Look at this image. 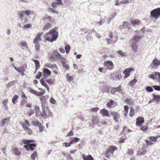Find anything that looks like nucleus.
<instances>
[{
	"label": "nucleus",
	"instance_id": "f257e3e1",
	"mask_svg": "<svg viewBox=\"0 0 160 160\" xmlns=\"http://www.w3.org/2000/svg\"><path fill=\"white\" fill-rule=\"evenodd\" d=\"M58 28L55 27L46 34L44 38L46 41L52 42L56 40L58 37V32L57 31Z\"/></svg>",
	"mask_w": 160,
	"mask_h": 160
},
{
	"label": "nucleus",
	"instance_id": "f03ea898",
	"mask_svg": "<svg viewBox=\"0 0 160 160\" xmlns=\"http://www.w3.org/2000/svg\"><path fill=\"white\" fill-rule=\"evenodd\" d=\"M23 142L24 144H28L25 145V148L28 150L33 151L36 147V144L34 140H24Z\"/></svg>",
	"mask_w": 160,
	"mask_h": 160
},
{
	"label": "nucleus",
	"instance_id": "7ed1b4c3",
	"mask_svg": "<svg viewBox=\"0 0 160 160\" xmlns=\"http://www.w3.org/2000/svg\"><path fill=\"white\" fill-rule=\"evenodd\" d=\"M42 117L45 119L52 116V113L50 110L49 107L42 109Z\"/></svg>",
	"mask_w": 160,
	"mask_h": 160
},
{
	"label": "nucleus",
	"instance_id": "20e7f679",
	"mask_svg": "<svg viewBox=\"0 0 160 160\" xmlns=\"http://www.w3.org/2000/svg\"><path fill=\"white\" fill-rule=\"evenodd\" d=\"M160 16V8L155 9L150 12V17L157 19Z\"/></svg>",
	"mask_w": 160,
	"mask_h": 160
},
{
	"label": "nucleus",
	"instance_id": "39448f33",
	"mask_svg": "<svg viewBox=\"0 0 160 160\" xmlns=\"http://www.w3.org/2000/svg\"><path fill=\"white\" fill-rule=\"evenodd\" d=\"M117 149V148L113 146H112L108 148L105 153L106 157L108 158H109L111 155L113 154L114 151Z\"/></svg>",
	"mask_w": 160,
	"mask_h": 160
},
{
	"label": "nucleus",
	"instance_id": "423d86ee",
	"mask_svg": "<svg viewBox=\"0 0 160 160\" xmlns=\"http://www.w3.org/2000/svg\"><path fill=\"white\" fill-rule=\"evenodd\" d=\"M62 58H64L62 57V55L59 53H57L56 54H54L52 55L50 57V59L51 61H56V60H60L61 61V59Z\"/></svg>",
	"mask_w": 160,
	"mask_h": 160
},
{
	"label": "nucleus",
	"instance_id": "0eeeda50",
	"mask_svg": "<svg viewBox=\"0 0 160 160\" xmlns=\"http://www.w3.org/2000/svg\"><path fill=\"white\" fill-rule=\"evenodd\" d=\"M67 0H56L52 3V6L54 8H56L57 5H63V2L66 3Z\"/></svg>",
	"mask_w": 160,
	"mask_h": 160
},
{
	"label": "nucleus",
	"instance_id": "6e6552de",
	"mask_svg": "<svg viewBox=\"0 0 160 160\" xmlns=\"http://www.w3.org/2000/svg\"><path fill=\"white\" fill-rule=\"evenodd\" d=\"M110 114L111 116H113V120L115 122H118V119L120 118L119 114L116 112L112 111L110 112Z\"/></svg>",
	"mask_w": 160,
	"mask_h": 160
},
{
	"label": "nucleus",
	"instance_id": "1a4fd4ad",
	"mask_svg": "<svg viewBox=\"0 0 160 160\" xmlns=\"http://www.w3.org/2000/svg\"><path fill=\"white\" fill-rule=\"evenodd\" d=\"M134 69L131 68H128L126 69L123 71V73L125 74L124 77V78H126L129 77L130 73L132 71H133Z\"/></svg>",
	"mask_w": 160,
	"mask_h": 160
},
{
	"label": "nucleus",
	"instance_id": "9d476101",
	"mask_svg": "<svg viewBox=\"0 0 160 160\" xmlns=\"http://www.w3.org/2000/svg\"><path fill=\"white\" fill-rule=\"evenodd\" d=\"M10 117L4 118L1 121V124L2 126H4L6 124L8 125L10 123Z\"/></svg>",
	"mask_w": 160,
	"mask_h": 160
},
{
	"label": "nucleus",
	"instance_id": "9b49d317",
	"mask_svg": "<svg viewBox=\"0 0 160 160\" xmlns=\"http://www.w3.org/2000/svg\"><path fill=\"white\" fill-rule=\"evenodd\" d=\"M110 77L111 79H115L117 80L120 79L122 78V75L119 73L111 74L110 75Z\"/></svg>",
	"mask_w": 160,
	"mask_h": 160
},
{
	"label": "nucleus",
	"instance_id": "f8f14e48",
	"mask_svg": "<svg viewBox=\"0 0 160 160\" xmlns=\"http://www.w3.org/2000/svg\"><path fill=\"white\" fill-rule=\"evenodd\" d=\"M104 66L109 70L112 69L113 67L112 62L110 61H107L104 63Z\"/></svg>",
	"mask_w": 160,
	"mask_h": 160
},
{
	"label": "nucleus",
	"instance_id": "ddd939ff",
	"mask_svg": "<svg viewBox=\"0 0 160 160\" xmlns=\"http://www.w3.org/2000/svg\"><path fill=\"white\" fill-rule=\"evenodd\" d=\"M62 62L63 67L65 68L66 70H68L69 69V66L68 64L67 63V61L65 58H62L61 59Z\"/></svg>",
	"mask_w": 160,
	"mask_h": 160
},
{
	"label": "nucleus",
	"instance_id": "4468645a",
	"mask_svg": "<svg viewBox=\"0 0 160 160\" xmlns=\"http://www.w3.org/2000/svg\"><path fill=\"white\" fill-rule=\"evenodd\" d=\"M144 122V118L143 117H138L136 119V124L137 125L141 126Z\"/></svg>",
	"mask_w": 160,
	"mask_h": 160
},
{
	"label": "nucleus",
	"instance_id": "2eb2a0df",
	"mask_svg": "<svg viewBox=\"0 0 160 160\" xmlns=\"http://www.w3.org/2000/svg\"><path fill=\"white\" fill-rule=\"evenodd\" d=\"M100 112L103 117H109V112L107 109L103 108L100 111Z\"/></svg>",
	"mask_w": 160,
	"mask_h": 160
},
{
	"label": "nucleus",
	"instance_id": "dca6fc26",
	"mask_svg": "<svg viewBox=\"0 0 160 160\" xmlns=\"http://www.w3.org/2000/svg\"><path fill=\"white\" fill-rule=\"evenodd\" d=\"M101 89L102 90V93L107 92L108 93L110 92V88L106 85H104L101 87Z\"/></svg>",
	"mask_w": 160,
	"mask_h": 160
},
{
	"label": "nucleus",
	"instance_id": "f3484780",
	"mask_svg": "<svg viewBox=\"0 0 160 160\" xmlns=\"http://www.w3.org/2000/svg\"><path fill=\"white\" fill-rule=\"evenodd\" d=\"M109 37L110 38H108L107 39V42L108 44H110L111 42H116L117 40H113V37L112 36V33H110L109 34Z\"/></svg>",
	"mask_w": 160,
	"mask_h": 160
},
{
	"label": "nucleus",
	"instance_id": "a211bd4d",
	"mask_svg": "<svg viewBox=\"0 0 160 160\" xmlns=\"http://www.w3.org/2000/svg\"><path fill=\"white\" fill-rule=\"evenodd\" d=\"M92 122L93 123L92 126H94L95 124L97 123L99 125L100 122L98 121V118L96 116H93L92 119Z\"/></svg>",
	"mask_w": 160,
	"mask_h": 160
},
{
	"label": "nucleus",
	"instance_id": "6ab92c4d",
	"mask_svg": "<svg viewBox=\"0 0 160 160\" xmlns=\"http://www.w3.org/2000/svg\"><path fill=\"white\" fill-rule=\"evenodd\" d=\"M43 72V76L46 77L51 74V72L47 68L44 69Z\"/></svg>",
	"mask_w": 160,
	"mask_h": 160
},
{
	"label": "nucleus",
	"instance_id": "aec40b11",
	"mask_svg": "<svg viewBox=\"0 0 160 160\" xmlns=\"http://www.w3.org/2000/svg\"><path fill=\"white\" fill-rule=\"evenodd\" d=\"M43 34V32H41L38 33L34 40V43L39 42L41 40V36Z\"/></svg>",
	"mask_w": 160,
	"mask_h": 160
},
{
	"label": "nucleus",
	"instance_id": "412c9836",
	"mask_svg": "<svg viewBox=\"0 0 160 160\" xmlns=\"http://www.w3.org/2000/svg\"><path fill=\"white\" fill-rule=\"evenodd\" d=\"M130 22L132 25L134 26L139 25L140 24V21L138 19H132Z\"/></svg>",
	"mask_w": 160,
	"mask_h": 160
},
{
	"label": "nucleus",
	"instance_id": "4be33fe9",
	"mask_svg": "<svg viewBox=\"0 0 160 160\" xmlns=\"http://www.w3.org/2000/svg\"><path fill=\"white\" fill-rule=\"evenodd\" d=\"M156 73H159L158 72H155L153 73H152L151 74H150L148 76V77L152 79H157L158 78V74Z\"/></svg>",
	"mask_w": 160,
	"mask_h": 160
},
{
	"label": "nucleus",
	"instance_id": "5701e85b",
	"mask_svg": "<svg viewBox=\"0 0 160 160\" xmlns=\"http://www.w3.org/2000/svg\"><path fill=\"white\" fill-rule=\"evenodd\" d=\"M116 92H118L122 94H124L123 90L122 89V86L121 85H119L117 87L115 88Z\"/></svg>",
	"mask_w": 160,
	"mask_h": 160
},
{
	"label": "nucleus",
	"instance_id": "b1692460",
	"mask_svg": "<svg viewBox=\"0 0 160 160\" xmlns=\"http://www.w3.org/2000/svg\"><path fill=\"white\" fill-rule=\"evenodd\" d=\"M18 15L20 18L22 19L21 21L23 20L25 17V13L24 11H22L19 12Z\"/></svg>",
	"mask_w": 160,
	"mask_h": 160
},
{
	"label": "nucleus",
	"instance_id": "393cba45",
	"mask_svg": "<svg viewBox=\"0 0 160 160\" xmlns=\"http://www.w3.org/2000/svg\"><path fill=\"white\" fill-rule=\"evenodd\" d=\"M152 63L154 66H158L160 65V60H158L156 58L153 60Z\"/></svg>",
	"mask_w": 160,
	"mask_h": 160
},
{
	"label": "nucleus",
	"instance_id": "a878e982",
	"mask_svg": "<svg viewBox=\"0 0 160 160\" xmlns=\"http://www.w3.org/2000/svg\"><path fill=\"white\" fill-rule=\"evenodd\" d=\"M116 53H118V56L121 58H123L125 57L126 55L125 52H122V51L121 50H119L118 51H117Z\"/></svg>",
	"mask_w": 160,
	"mask_h": 160
},
{
	"label": "nucleus",
	"instance_id": "bb28decb",
	"mask_svg": "<svg viewBox=\"0 0 160 160\" xmlns=\"http://www.w3.org/2000/svg\"><path fill=\"white\" fill-rule=\"evenodd\" d=\"M141 38V37L135 36L131 40L132 42L137 44L138 41Z\"/></svg>",
	"mask_w": 160,
	"mask_h": 160
},
{
	"label": "nucleus",
	"instance_id": "cd10ccee",
	"mask_svg": "<svg viewBox=\"0 0 160 160\" xmlns=\"http://www.w3.org/2000/svg\"><path fill=\"white\" fill-rule=\"evenodd\" d=\"M40 82L42 85L44 86L47 89V90L48 91L49 90V88L47 84L45 82L44 80L42 79H41L40 80Z\"/></svg>",
	"mask_w": 160,
	"mask_h": 160
},
{
	"label": "nucleus",
	"instance_id": "c85d7f7f",
	"mask_svg": "<svg viewBox=\"0 0 160 160\" xmlns=\"http://www.w3.org/2000/svg\"><path fill=\"white\" fill-rule=\"evenodd\" d=\"M32 124L33 126H37L39 127L41 125V123L38 121L37 120H34L32 122Z\"/></svg>",
	"mask_w": 160,
	"mask_h": 160
},
{
	"label": "nucleus",
	"instance_id": "c756f323",
	"mask_svg": "<svg viewBox=\"0 0 160 160\" xmlns=\"http://www.w3.org/2000/svg\"><path fill=\"white\" fill-rule=\"evenodd\" d=\"M19 98V96L18 95H15L12 99V103L15 104L18 102V100Z\"/></svg>",
	"mask_w": 160,
	"mask_h": 160
},
{
	"label": "nucleus",
	"instance_id": "7c9ffc66",
	"mask_svg": "<svg viewBox=\"0 0 160 160\" xmlns=\"http://www.w3.org/2000/svg\"><path fill=\"white\" fill-rule=\"evenodd\" d=\"M132 43L131 48L133 52H136L138 48L137 44L136 43Z\"/></svg>",
	"mask_w": 160,
	"mask_h": 160
},
{
	"label": "nucleus",
	"instance_id": "2f4dec72",
	"mask_svg": "<svg viewBox=\"0 0 160 160\" xmlns=\"http://www.w3.org/2000/svg\"><path fill=\"white\" fill-rule=\"evenodd\" d=\"M50 67L51 68L54 69L53 72L55 74H58V72L56 71V70L58 69V67L55 64L51 65Z\"/></svg>",
	"mask_w": 160,
	"mask_h": 160
},
{
	"label": "nucleus",
	"instance_id": "473e14b6",
	"mask_svg": "<svg viewBox=\"0 0 160 160\" xmlns=\"http://www.w3.org/2000/svg\"><path fill=\"white\" fill-rule=\"evenodd\" d=\"M16 81L15 80L10 82H9V83H8L7 85V88H9L13 85H14L15 83H16Z\"/></svg>",
	"mask_w": 160,
	"mask_h": 160
},
{
	"label": "nucleus",
	"instance_id": "72a5a7b5",
	"mask_svg": "<svg viewBox=\"0 0 160 160\" xmlns=\"http://www.w3.org/2000/svg\"><path fill=\"white\" fill-rule=\"evenodd\" d=\"M34 62L36 65V71H37L38 69L40 67V62L38 60H34Z\"/></svg>",
	"mask_w": 160,
	"mask_h": 160
},
{
	"label": "nucleus",
	"instance_id": "f704fd0d",
	"mask_svg": "<svg viewBox=\"0 0 160 160\" xmlns=\"http://www.w3.org/2000/svg\"><path fill=\"white\" fill-rule=\"evenodd\" d=\"M15 70H17L19 73L23 71L24 70V68L23 66H21L19 68L14 67Z\"/></svg>",
	"mask_w": 160,
	"mask_h": 160
},
{
	"label": "nucleus",
	"instance_id": "c9c22d12",
	"mask_svg": "<svg viewBox=\"0 0 160 160\" xmlns=\"http://www.w3.org/2000/svg\"><path fill=\"white\" fill-rule=\"evenodd\" d=\"M13 151L15 155L19 156L21 154L20 152L18 151V148L17 147L14 148Z\"/></svg>",
	"mask_w": 160,
	"mask_h": 160
},
{
	"label": "nucleus",
	"instance_id": "e433bc0d",
	"mask_svg": "<svg viewBox=\"0 0 160 160\" xmlns=\"http://www.w3.org/2000/svg\"><path fill=\"white\" fill-rule=\"evenodd\" d=\"M65 50L67 53H68L71 49V47L68 45H66L65 47Z\"/></svg>",
	"mask_w": 160,
	"mask_h": 160
},
{
	"label": "nucleus",
	"instance_id": "4c0bfd02",
	"mask_svg": "<svg viewBox=\"0 0 160 160\" xmlns=\"http://www.w3.org/2000/svg\"><path fill=\"white\" fill-rule=\"evenodd\" d=\"M38 154L37 152L36 151H35L32 154L31 158L33 160H35V157H38Z\"/></svg>",
	"mask_w": 160,
	"mask_h": 160
},
{
	"label": "nucleus",
	"instance_id": "58836bf2",
	"mask_svg": "<svg viewBox=\"0 0 160 160\" xmlns=\"http://www.w3.org/2000/svg\"><path fill=\"white\" fill-rule=\"evenodd\" d=\"M51 26L50 24L48 23L46 24L43 28V30L44 31L49 29Z\"/></svg>",
	"mask_w": 160,
	"mask_h": 160
},
{
	"label": "nucleus",
	"instance_id": "ea45409f",
	"mask_svg": "<svg viewBox=\"0 0 160 160\" xmlns=\"http://www.w3.org/2000/svg\"><path fill=\"white\" fill-rule=\"evenodd\" d=\"M67 80L68 82H70L73 79V78L71 76L69 75V74H67L66 75Z\"/></svg>",
	"mask_w": 160,
	"mask_h": 160
},
{
	"label": "nucleus",
	"instance_id": "a19ab883",
	"mask_svg": "<svg viewBox=\"0 0 160 160\" xmlns=\"http://www.w3.org/2000/svg\"><path fill=\"white\" fill-rule=\"evenodd\" d=\"M24 12H25V14L26 15L29 16L30 14H32L33 12L32 10H26L25 11H24Z\"/></svg>",
	"mask_w": 160,
	"mask_h": 160
},
{
	"label": "nucleus",
	"instance_id": "79ce46f5",
	"mask_svg": "<svg viewBox=\"0 0 160 160\" xmlns=\"http://www.w3.org/2000/svg\"><path fill=\"white\" fill-rule=\"evenodd\" d=\"M80 140V139L79 138H77V137H75V138H73L72 139V140L71 141V143H72V144L73 143H76V142L79 141Z\"/></svg>",
	"mask_w": 160,
	"mask_h": 160
},
{
	"label": "nucleus",
	"instance_id": "37998d69",
	"mask_svg": "<svg viewBox=\"0 0 160 160\" xmlns=\"http://www.w3.org/2000/svg\"><path fill=\"white\" fill-rule=\"evenodd\" d=\"M133 1V0H122V4H128L129 3Z\"/></svg>",
	"mask_w": 160,
	"mask_h": 160
},
{
	"label": "nucleus",
	"instance_id": "c03bdc74",
	"mask_svg": "<svg viewBox=\"0 0 160 160\" xmlns=\"http://www.w3.org/2000/svg\"><path fill=\"white\" fill-rule=\"evenodd\" d=\"M153 97L154 100L157 102L160 100V95H154L153 96Z\"/></svg>",
	"mask_w": 160,
	"mask_h": 160
},
{
	"label": "nucleus",
	"instance_id": "a18cd8bd",
	"mask_svg": "<svg viewBox=\"0 0 160 160\" xmlns=\"http://www.w3.org/2000/svg\"><path fill=\"white\" fill-rule=\"evenodd\" d=\"M20 44L22 45V47L25 48H27L28 47L26 42H20Z\"/></svg>",
	"mask_w": 160,
	"mask_h": 160
},
{
	"label": "nucleus",
	"instance_id": "49530a36",
	"mask_svg": "<svg viewBox=\"0 0 160 160\" xmlns=\"http://www.w3.org/2000/svg\"><path fill=\"white\" fill-rule=\"evenodd\" d=\"M137 82V80L136 78H134L132 80H131L130 82L129 85L130 86H132L135 84Z\"/></svg>",
	"mask_w": 160,
	"mask_h": 160
},
{
	"label": "nucleus",
	"instance_id": "de8ad7c7",
	"mask_svg": "<svg viewBox=\"0 0 160 160\" xmlns=\"http://www.w3.org/2000/svg\"><path fill=\"white\" fill-rule=\"evenodd\" d=\"M123 26L124 27V28H130L131 25L130 24L127 22H124L123 23Z\"/></svg>",
	"mask_w": 160,
	"mask_h": 160
},
{
	"label": "nucleus",
	"instance_id": "09e8293b",
	"mask_svg": "<svg viewBox=\"0 0 160 160\" xmlns=\"http://www.w3.org/2000/svg\"><path fill=\"white\" fill-rule=\"evenodd\" d=\"M134 114V111L132 108H130V110L129 113V115L131 117L133 116Z\"/></svg>",
	"mask_w": 160,
	"mask_h": 160
},
{
	"label": "nucleus",
	"instance_id": "8fccbe9b",
	"mask_svg": "<svg viewBox=\"0 0 160 160\" xmlns=\"http://www.w3.org/2000/svg\"><path fill=\"white\" fill-rule=\"evenodd\" d=\"M149 139L152 142H155L157 141V137H150Z\"/></svg>",
	"mask_w": 160,
	"mask_h": 160
},
{
	"label": "nucleus",
	"instance_id": "3c124183",
	"mask_svg": "<svg viewBox=\"0 0 160 160\" xmlns=\"http://www.w3.org/2000/svg\"><path fill=\"white\" fill-rule=\"evenodd\" d=\"M146 150H145L143 151H138L137 152V155H142L145 154L146 152Z\"/></svg>",
	"mask_w": 160,
	"mask_h": 160
},
{
	"label": "nucleus",
	"instance_id": "603ef678",
	"mask_svg": "<svg viewBox=\"0 0 160 160\" xmlns=\"http://www.w3.org/2000/svg\"><path fill=\"white\" fill-rule=\"evenodd\" d=\"M114 101L111 100L108 102L107 104V105L108 107H110L112 106L113 104Z\"/></svg>",
	"mask_w": 160,
	"mask_h": 160
},
{
	"label": "nucleus",
	"instance_id": "864d4df0",
	"mask_svg": "<svg viewBox=\"0 0 160 160\" xmlns=\"http://www.w3.org/2000/svg\"><path fill=\"white\" fill-rule=\"evenodd\" d=\"M146 89L147 92H151L153 91V89L152 87L150 86H147L146 87Z\"/></svg>",
	"mask_w": 160,
	"mask_h": 160
},
{
	"label": "nucleus",
	"instance_id": "5fc2aeb1",
	"mask_svg": "<svg viewBox=\"0 0 160 160\" xmlns=\"http://www.w3.org/2000/svg\"><path fill=\"white\" fill-rule=\"evenodd\" d=\"M45 18L46 19H48L50 20V21L51 22H54V19L52 17L49 16H47L45 17Z\"/></svg>",
	"mask_w": 160,
	"mask_h": 160
},
{
	"label": "nucleus",
	"instance_id": "6e6d98bb",
	"mask_svg": "<svg viewBox=\"0 0 160 160\" xmlns=\"http://www.w3.org/2000/svg\"><path fill=\"white\" fill-rule=\"evenodd\" d=\"M49 11L52 13H56V14L58 13V11L55 10L54 8H50L48 9Z\"/></svg>",
	"mask_w": 160,
	"mask_h": 160
},
{
	"label": "nucleus",
	"instance_id": "4d7b16f0",
	"mask_svg": "<svg viewBox=\"0 0 160 160\" xmlns=\"http://www.w3.org/2000/svg\"><path fill=\"white\" fill-rule=\"evenodd\" d=\"M152 87L156 90L160 91V86L157 85H153Z\"/></svg>",
	"mask_w": 160,
	"mask_h": 160
},
{
	"label": "nucleus",
	"instance_id": "13d9d810",
	"mask_svg": "<svg viewBox=\"0 0 160 160\" xmlns=\"http://www.w3.org/2000/svg\"><path fill=\"white\" fill-rule=\"evenodd\" d=\"M47 104L48 103L47 102L42 103V109L46 108L47 107H49L48 106H47Z\"/></svg>",
	"mask_w": 160,
	"mask_h": 160
},
{
	"label": "nucleus",
	"instance_id": "bf43d9fd",
	"mask_svg": "<svg viewBox=\"0 0 160 160\" xmlns=\"http://www.w3.org/2000/svg\"><path fill=\"white\" fill-rule=\"evenodd\" d=\"M29 92H30L33 94H34L36 95H37L38 94V92L37 91L31 88H30L29 89Z\"/></svg>",
	"mask_w": 160,
	"mask_h": 160
},
{
	"label": "nucleus",
	"instance_id": "052dcab7",
	"mask_svg": "<svg viewBox=\"0 0 160 160\" xmlns=\"http://www.w3.org/2000/svg\"><path fill=\"white\" fill-rule=\"evenodd\" d=\"M72 144V143H71V141H70L69 143H68L67 142H65L63 143V145H64L66 147H70V146H71V145Z\"/></svg>",
	"mask_w": 160,
	"mask_h": 160
},
{
	"label": "nucleus",
	"instance_id": "680f3d73",
	"mask_svg": "<svg viewBox=\"0 0 160 160\" xmlns=\"http://www.w3.org/2000/svg\"><path fill=\"white\" fill-rule=\"evenodd\" d=\"M122 4V0H116V1L115 5H119Z\"/></svg>",
	"mask_w": 160,
	"mask_h": 160
},
{
	"label": "nucleus",
	"instance_id": "e2e57ef3",
	"mask_svg": "<svg viewBox=\"0 0 160 160\" xmlns=\"http://www.w3.org/2000/svg\"><path fill=\"white\" fill-rule=\"evenodd\" d=\"M40 99H41V103H42L44 102H46V97L45 96H42L41 98H40Z\"/></svg>",
	"mask_w": 160,
	"mask_h": 160
},
{
	"label": "nucleus",
	"instance_id": "0e129e2a",
	"mask_svg": "<svg viewBox=\"0 0 160 160\" xmlns=\"http://www.w3.org/2000/svg\"><path fill=\"white\" fill-rule=\"evenodd\" d=\"M40 99H41V103H42L44 102H46V97L45 96H42L41 98H40Z\"/></svg>",
	"mask_w": 160,
	"mask_h": 160
},
{
	"label": "nucleus",
	"instance_id": "69168bd1",
	"mask_svg": "<svg viewBox=\"0 0 160 160\" xmlns=\"http://www.w3.org/2000/svg\"><path fill=\"white\" fill-rule=\"evenodd\" d=\"M36 44L35 48L38 51L39 49V42L34 43Z\"/></svg>",
	"mask_w": 160,
	"mask_h": 160
},
{
	"label": "nucleus",
	"instance_id": "338daca9",
	"mask_svg": "<svg viewBox=\"0 0 160 160\" xmlns=\"http://www.w3.org/2000/svg\"><path fill=\"white\" fill-rule=\"evenodd\" d=\"M38 128H39L40 132H41L44 131L43 129L44 128V126H43L42 125H41Z\"/></svg>",
	"mask_w": 160,
	"mask_h": 160
},
{
	"label": "nucleus",
	"instance_id": "774afa93",
	"mask_svg": "<svg viewBox=\"0 0 160 160\" xmlns=\"http://www.w3.org/2000/svg\"><path fill=\"white\" fill-rule=\"evenodd\" d=\"M35 112H36V116H37V117H38V116H40V115H41L42 116V113L41 112V111H35Z\"/></svg>",
	"mask_w": 160,
	"mask_h": 160
}]
</instances>
